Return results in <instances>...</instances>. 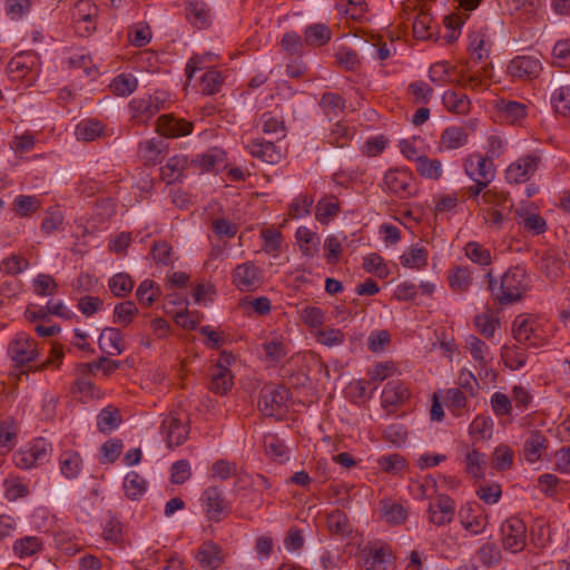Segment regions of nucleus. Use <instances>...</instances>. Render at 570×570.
Here are the masks:
<instances>
[{
  "label": "nucleus",
  "mask_w": 570,
  "mask_h": 570,
  "mask_svg": "<svg viewBox=\"0 0 570 570\" xmlns=\"http://www.w3.org/2000/svg\"><path fill=\"white\" fill-rule=\"evenodd\" d=\"M485 278L493 299L501 305L520 301L529 287L527 272L521 266L510 267L502 275L500 285L490 272L487 273Z\"/></svg>",
  "instance_id": "nucleus-1"
},
{
  "label": "nucleus",
  "mask_w": 570,
  "mask_h": 570,
  "mask_svg": "<svg viewBox=\"0 0 570 570\" xmlns=\"http://www.w3.org/2000/svg\"><path fill=\"white\" fill-rule=\"evenodd\" d=\"M289 390L279 384H265L259 392L258 409L267 417L281 415L289 400Z\"/></svg>",
  "instance_id": "nucleus-2"
},
{
  "label": "nucleus",
  "mask_w": 570,
  "mask_h": 570,
  "mask_svg": "<svg viewBox=\"0 0 570 570\" xmlns=\"http://www.w3.org/2000/svg\"><path fill=\"white\" fill-rule=\"evenodd\" d=\"M512 334L518 343L528 346L540 347L547 343L540 324L530 316H517L512 323Z\"/></svg>",
  "instance_id": "nucleus-3"
},
{
  "label": "nucleus",
  "mask_w": 570,
  "mask_h": 570,
  "mask_svg": "<svg viewBox=\"0 0 570 570\" xmlns=\"http://www.w3.org/2000/svg\"><path fill=\"white\" fill-rule=\"evenodd\" d=\"M363 570H395L394 556L390 546L373 542L362 550Z\"/></svg>",
  "instance_id": "nucleus-4"
},
{
  "label": "nucleus",
  "mask_w": 570,
  "mask_h": 570,
  "mask_svg": "<svg viewBox=\"0 0 570 570\" xmlns=\"http://www.w3.org/2000/svg\"><path fill=\"white\" fill-rule=\"evenodd\" d=\"M501 541L503 549L508 552L522 551L527 543L525 523L517 517L507 519L501 525Z\"/></svg>",
  "instance_id": "nucleus-5"
},
{
  "label": "nucleus",
  "mask_w": 570,
  "mask_h": 570,
  "mask_svg": "<svg viewBox=\"0 0 570 570\" xmlns=\"http://www.w3.org/2000/svg\"><path fill=\"white\" fill-rule=\"evenodd\" d=\"M184 419H186L184 412L174 411L163 420L161 433L166 438L168 448L178 446L186 441L189 429L184 422Z\"/></svg>",
  "instance_id": "nucleus-6"
},
{
  "label": "nucleus",
  "mask_w": 570,
  "mask_h": 570,
  "mask_svg": "<svg viewBox=\"0 0 570 570\" xmlns=\"http://www.w3.org/2000/svg\"><path fill=\"white\" fill-rule=\"evenodd\" d=\"M168 101V92L156 91L148 98L132 99L129 107L134 111V118L139 117L141 121H146L161 109H165Z\"/></svg>",
  "instance_id": "nucleus-7"
},
{
  "label": "nucleus",
  "mask_w": 570,
  "mask_h": 570,
  "mask_svg": "<svg viewBox=\"0 0 570 570\" xmlns=\"http://www.w3.org/2000/svg\"><path fill=\"white\" fill-rule=\"evenodd\" d=\"M233 284L242 292H254L263 284V272L253 262L238 264L233 273Z\"/></svg>",
  "instance_id": "nucleus-8"
},
{
  "label": "nucleus",
  "mask_w": 570,
  "mask_h": 570,
  "mask_svg": "<svg viewBox=\"0 0 570 570\" xmlns=\"http://www.w3.org/2000/svg\"><path fill=\"white\" fill-rule=\"evenodd\" d=\"M204 512L212 521L218 522L230 511V504L225 500L223 491L217 487L207 488L202 495Z\"/></svg>",
  "instance_id": "nucleus-9"
},
{
  "label": "nucleus",
  "mask_w": 570,
  "mask_h": 570,
  "mask_svg": "<svg viewBox=\"0 0 570 570\" xmlns=\"http://www.w3.org/2000/svg\"><path fill=\"white\" fill-rule=\"evenodd\" d=\"M465 174L473 180L489 185L495 176L492 160L480 154H472L464 160Z\"/></svg>",
  "instance_id": "nucleus-10"
},
{
  "label": "nucleus",
  "mask_w": 570,
  "mask_h": 570,
  "mask_svg": "<svg viewBox=\"0 0 570 570\" xmlns=\"http://www.w3.org/2000/svg\"><path fill=\"white\" fill-rule=\"evenodd\" d=\"M540 157L527 155L512 163L505 170L507 180L511 184H521L529 180L537 171Z\"/></svg>",
  "instance_id": "nucleus-11"
},
{
  "label": "nucleus",
  "mask_w": 570,
  "mask_h": 570,
  "mask_svg": "<svg viewBox=\"0 0 570 570\" xmlns=\"http://www.w3.org/2000/svg\"><path fill=\"white\" fill-rule=\"evenodd\" d=\"M462 527L473 535L482 533L488 525V515L479 504L466 503L459 511Z\"/></svg>",
  "instance_id": "nucleus-12"
},
{
  "label": "nucleus",
  "mask_w": 570,
  "mask_h": 570,
  "mask_svg": "<svg viewBox=\"0 0 570 570\" xmlns=\"http://www.w3.org/2000/svg\"><path fill=\"white\" fill-rule=\"evenodd\" d=\"M8 352L18 366H23L37 357L36 343L24 333L16 335L9 344Z\"/></svg>",
  "instance_id": "nucleus-13"
},
{
  "label": "nucleus",
  "mask_w": 570,
  "mask_h": 570,
  "mask_svg": "<svg viewBox=\"0 0 570 570\" xmlns=\"http://www.w3.org/2000/svg\"><path fill=\"white\" fill-rule=\"evenodd\" d=\"M430 522L441 527L449 524L455 514V502L446 494H440L429 505Z\"/></svg>",
  "instance_id": "nucleus-14"
},
{
  "label": "nucleus",
  "mask_w": 570,
  "mask_h": 570,
  "mask_svg": "<svg viewBox=\"0 0 570 570\" xmlns=\"http://www.w3.org/2000/svg\"><path fill=\"white\" fill-rule=\"evenodd\" d=\"M411 181V173L403 169H390L384 176L387 190L400 198H407L413 195Z\"/></svg>",
  "instance_id": "nucleus-15"
},
{
  "label": "nucleus",
  "mask_w": 570,
  "mask_h": 570,
  "mask_svg": "<svg viewBox=\"0 0 570 570\" xmlns=\"http://www.w3.org/2000/svg\"><path fill=\"white\" fill-rule=\"evenodd\" d=\"M157 131L168 138H178L191 132L193 124L175 118L171 115H163L157 120Z\"/></svg>",
  "instance_id": "nucleus-16"
},
{
  "label": "nucleus",
  "mask_w": 570,
  "mask_h": 570,
  "mask_svg": "<svg viewBox=\"0 0 570 570\" xmlns=\"http://www.w3.org/2000/svg\"><path fill=\"white\" fill-rule=\"evenodd\" d=\"M332 29L323 22H315L306 26L303 31L306 48H321L332 40Z\"/></svg>",
  "instance_id": "nucleus-17"
},
{
  "label": "nucleus",
  "mask_w": 570,
  "mask_h": 570,
  "mask_svg": "<svg viewBox=\"0 0 570 570\" xmlns=\"http://www.w3.org/2000/svg\"><path fill=\"white\" fill-rule=\"evenodd\" d=\"M187 20L198 29H205L210 24V11L204 0H185Z\"/></svg>",
  "instance_id": "nucleus-18"
},
{
  "label": "nucleus",
  "mask_w": 570,
  "mask_h": 570,
  "mask_svg": "<svg viewBox=\"0 0 570 570\" xmlns=\"http://www.w3.org/2000/svg\"><path fill=\"white\" fill-rule=\"evenodd\" d=\"M514 219L532 235H540L546 232L547 223L544 218L525 207H518L514 210Z\"/></svg>",
  "instance_id": "nucleus-19"
},
{
  "label": "nucleus",
  "mask_w": 570,
  "mask_h": 570,
  "mask_svg": "<svg viewBox=\"0 0 570 570\" xmlns=\"http://www.w3.org/2000/svg\"><path fill=\"white\" fill-rule=\"evenodd\" d=\"M246 148L253 157L266 164H277L282 158V154L277 147L273 142L263 139L250 141Z\"/></svg>",
  "instance_id": "nucleus-20"
},
{
  "label": "nucleus",
  "mask_w": 570,
  "mask_h": 570,
  "mask_svg": "<svg viewBox=\"0 0 570 570\" xmlns=\"http://www.w3.org/2000/svg\"><path fill=\"white\" fill-rule=\"evenodd\" d=\"M98 345L108 355H120L125 350L122 333L118 328L106 327L98 338Z\"/></svg>",
  "instance_id": "nucleus-21"
},
{
  "label": "nucleus",
  "mask_w": 570,
  "mask_h": 570,
  "mask_svg": "<svg viewBox=\"0 0 570 570\" xmlns=\"http://www.w3.org/2000/svg\"><path fill=\"white\" fill-rule=\"evenodd\" d=\"M355 134V128L346 121L338 120L331 128L330 132L325 136V142L336 147L344 148L348 146Z\"/></svg>",
  "instance_id": "nucleus-22"
},
{
  "label": "nucleus",
  "mask_w": 570,
  "mask_h": 570,
  "mask_svg": "<svg viewBox=\"0 0 570 570\" xmlns=\"http://www.w3.org/2000/svg\"><path fill=\"white\" fill-rule=\"evenodd\" d=\"M199 564L207 570L217 569L223 562V552L218 544L213 541L204 542L197 553Z\"/></svg>",
  "instance_id": "nucleus-23"
},
{
  "label": "nucleus",
  "mask_w": 570,
  "mask_h": 570,
  "mask_svg": "<svg viewBox=\"0 0 570 570\" xmlns=\"http://www.w3.org/2000/svg\"><path fill=\"white\" fill-rule=\"evenodd\" d=\"M469 134L465 128L460 126H451L445 128L440 137V150H453L466 145Z\"/></svg>",
  "instance_id": "nucleus-24"
},
{
  "label": "nucleus",
  "mask_w": 570,
  "mask_h": 570,
  "mask_svg": "<svg viewBox=\"0 0 570 570\" xmlns=\"http://www.w3.org/2000/svg\"><path fill=\"white\" fill-rule=\"evenodd\" d=\"M165 149L161 138H153L139 144L138 154L146 164L156 165L161 161Z\"/></svg>",
  "instance_id": "nucleus-25"
},
{
  "label": "nucleus",
  "mask_w": 570,
  "mask_h": 570,
  "mask_svg": "<svg viewBox=\"0 0 570 570\" xmlns=\"http://www.w3.org/2000/svg\"><path fill=\"white\" fill-rule=\"evenodd\" d=\"M209 390L216 394L224 395L230 391L234 385V376L230 370L222 366H214L210 372Z\"/></svg>",
  "instance_id": "nucleus-26"
},
{
  "label": "nucleus",
  "mask_w": 570,
  "mask_h": 570,
  "mask_svg": "<svg viewBox=\"0 0 570 570\" xmlns=\"http://www.w3.org/2000/svg\"><path fill=\"white\" fill-rule=\"evenodd\" d=\"M295 237L305 257L312 258L318 253L320 237L315 232L302 226L297 228Z\"/></svg>",
  "instance_id": "nucleus-27"
},
{
  "label": "nucleus",
  "mask_w": 570,
  "mask_h": 570,
  "mask_svg": "<svg viewBox=\"0 0 570 570\" xmlns=\"http://www.w3.org/2000/svg\"><path fill=\"white\" fill-rule=\"evenodd\" d=\"M225 151L214 147L202 155H197L191 159L193 164L198 165L204 170H215L225 166Z\"/></svg>",
  "instance_id": "nucleus-28"
},
{
  "label": "nucleus",
  "mask_w": 570,
  "mask_h": 570,
  "mask_svg": "<svg viewBox=\"0 0 570 570\" xmlns=\"http://www.w3.org/2000/svg\"><path fill=\"white\" fill-rule=\"evenodd\" d=\"M481 200L483 204L488 205L487 208L502 209L508 214L511 213L514 206L509 195L503 190H499L497 188L487 189L482 194Z\"/></svg>",
  "instance_id": "nucleus-29"
},
{
  "label": "nucleus",
  "mask_w": 570,
  "mask_h": 570,
  "mask_svg": "<svg viewBox=\"0 0 570 570\" xmlns=\"http://www.w3.org/2000/svg\"><path fill=\"white\" fill-rule=\"evenodd\" d=\"M335 7L340 14L353 21H362L367 10L365 0H336Z\"/></svg>",
  "instance_id": "nucleus-30"
},
{
  "label": "nucleus",
  "mask_w": 570,
  "mask_h": 570,
  "mask_svg": "<svg viewBox=\"0 0 570 570\" xmlns=\"http://www.w3.org/2000/svg\"><path fill=\"white\" fill-rule=\"evenodd\" d=\"M541 269L549 278H558L564 272V261L556 250H547L541 258Z\"/></svg>",
  "instance_id": "nucleus-31"
},
{
  "label": "nucleus",
  "mask_w": 570,
  "mask_h": 570,
  "mask_svg": "<svg viewBox=\"0 0 570 570\" xmlns=\"http://www.w3.org/2000/svg\"><path fill=\"white\" fill-rule=\"evenodd\" d=\"M320 106L323 110V114L331 121L337 118L344 111L346 102L345 99L340 95L326 92L322 96Z\"/></svg>",
  "instance_id": "nucleus-32"
},
{
  "label": "nucleus",
  "mask_w": 570,
  "mask_h": 570,
  "mask_svg": "<svg viewBox=\"0 0 570 570\" xmlns=\"http://www.w3.org/2000/svg\"><path fill=\"white\" fill-rule=\"evenodd\" d=\"M330 532L334 535L344 538L352 533V525L347 515L341 510L332 511L326 519Z\"/></svg>",
  "instance_id": "nucleus-33"
},
{
  "label": "nucleus",
  "mask_w": 570,
  "mask_h": 570,
  "mask_svg": "<svg viewBox=\"0 0 570 570\" xmlns=\"http://www.w3.org/2000/svg\"><path fill=\"white\" fill-rule=\"evenodd\" d=\"M60 471L67 479H75L82 469V459L76 451H65L60 458Z\"/></svg>",
  "instance_id": "nucleus-34"
},
{
  "label": "nucleus",
  "mask_w": 570,
  "mask_h": 570,
  "mask_svg": "<svg viewBox=\"0 0 570 570\" xmlns=\"http://www.w3.org/2000/svg\"><path fill=\"white\" fill-rule=\"evenodd\" d=\"M407 399V389L400 381H390L382 392V405H396Z\"/></svg>",
  "instance_id": "nucleus-35"
},
{
  "label": "nucleus",
  "mask_w": 570,
  "mask_h": 570,
  "mask_svg": "<svg viewBox=\"0 0 570 570\" xmlns=\"http://www.w3.org/2000/svg\"><path fill=\"white\" fill-rule=\"evenodd\" d=\"M547 448V439L540 432H533L523 444V454L528 462H537Z\"/></svg>",
  "instance_id": "nucleus-36"
},
{
  "label": "nucleus",
  "mask_w": 570,
  "mask_h": 570,
  "mask_svg": "<svg viewBox=\"0 0 570 570\" xmlns=\"http://www.w3.org/2000/svg\"><path fill=\"white\" fill-rule=\"evenodd\" d=\"M442 100L450 111L458 115H464L470 109V100L468 96L458 90H446Z\"/></svg>",
  "instance_id": "nucleus-37"
},
{
  "label": "nucleus",
  "mask_w": 570,
  "mask_h": 570,
  "mask_svg": "<svg viewBox=\"0 0 570 570\" xmlns=\"http://www.w3.org/2000/svg\"><path fill=\"white\" fill-rule=\"evenodd\" d=\"M466 347L480 367H485L491 361L490 351L488 345L474 335L466 338Z\"/></svg>",
  "instance_id": "nucleus-38"
},
{
  "label": "nucleus",
  "mask_w": 570,
  "mask_h": 570,
  "mask_svg": "<svg viewBox=\"0 0 570 570\" xmlns=\"http://www.w3.org/2000/svg\"><path fill=\"white\" fill-rule=\"evenodd\" d=\"M476 556L482 566L487 568L498 567L502 562V552L494 542L483 543L476 551Z\"/></svg>",
  "instance_id": "nucleus-39"
},
{
  "label": "nucleus",
  "mask_w": 570,
  "mask_h": 570,
  "mask_svg": "<svg viewBox=\"0 0 570 570\" xmlns=\"http://www.w3.org/2000/svg\"><path fill=\"white\" fill-rule=\"evenodd\" d=\"M17 426L12 420H0V454L9 453L17 439Z\"/></svg>",
  "instance_id": "nucleus-40"
},
{
  "label": "nucleus",
  "mask_w": 570,
  "mask_h": 570,
  "mask_svg": "<svg viewBox=\"0 0 570 570\" xmlns=\"http://www.w3.org/2000/svg\"><path fill=\"white\" fill-rule=\"evenodd\" d=\"M335 63L338 68L354 70L361 67L358 55L355 50L346 46L335 48Z\"/></svg>",
  "instance_id": "nucleus-41"
},
{
  "label": "nucleus",
  "mask_w": 570,
  "mask_h": 570,
  "mask_svg": "<svg viewBox=\"0 0 570 570\" xmlns=\"http://www.w3.org/2000/svg\"><path fill=\"white\" fill-rule=\"evenodd\" d=\"M39 67L38 55L33 51L21 52L9 62L10 71H35Z\"/></svg>",
  "instance_id": "nucleus-42"
},
{
  "label": "nucleus",
  "mask_w": 570,
  "mask_h": 570,
  "mask_svg": "<svg viewBox=\"0 0 570 570\" xmlns=\"http://www.w3.org/2000/svg\"><path fill=\"white\" fill-rule=\"evenodd\" d=\"M27 448L37 465L48 463L52 456V445L43 438L35 439Z\"/></svg>",
  "instance_id": "nucleus-43"
},
{
  "label": "nucleus",
  "mask_w": 570,
  "mask_h": 570,
  "mask_svg": "<svg viewBox=\"0 0 570 570\" xmlns=\"http://www.w3.org/2000/svg\"><path fill=\"white\" fill-rule=\"evenodd\" d=\"M124 490L127 498L131 500L139 499L146 491L145 479L135 471L126 474L124 480Z\"/></svg>",
  "instance_id": "nucleus-44"
},
{
  "label": "nucleus",
  "mask_w": 570,
  "mask_h": 570,
  "mask_svg": "<svg viewBox=\"0 0 570 570\" xmlns=\"http://www.w3.org/2000/svg\"><path fill=\"white\" fill-rule=\"evenodd\" d=\"M554 112L561 117L570 118V86H562L551 97Z\"/></svg>",
  "instance_id": "nucleus-45"
},
{
  "label": "nucleus",
  "mask_w": 570,
  "mask_h": 570,
  "mask_svg": "<svg viewBox=\"0 0 570 570\" xmlns=\"http://www.w3.org/2000/svg\"><path fill=\"white\" fill-rule=\"evenodd\" d=\"M265 453L273 460L284 462L288 459L286 445L276 435L268 434L264 438Z\"/></svg>",
  "instance_id": "nucleus-46"
},
{
  "label": "nucleus",
  "mask_w": 570,
  "mask_h": 570,
  "mask_svg": "<svg viewBox=\"0 0 570 570\" xmlns=\"http://www.w3.org/2000/svg\"><path fill=\"white\" fill-rule=\"evenodd\" d=\"M416 171L424 178L439 179L442 176V165L438 159H431L428 156L416 158Z\"/></svg>",
  "instance_id": "nucleus-47"
},
{
  "label": "nucleus",
  "mask_w": 570,
  "mask_h": 570,
  "mask_svg": "<svg viewBox=\"0 0 570 570\" xmlns=\"http://www.w3.org/2000/svg\"><path fill=\"white\" fill-rule=\"evenodd\" d=\"M138 86L134 73H119L110 83L115 95L126 97L131 95Z\"/></svg>",
  "instance_id": "nucleus-48"
},
{
  "label": "nucleus",
  "mask_w": 570,
  "mask_h": 570,
  "mask_svg": "<svg viewBox=\"0 0 570 570\" xmlns=\"http://www.w3.org/2000/svg\"><path fill=\"white\" fill-rule=\"evenodd\" d=\"M188 164L186 156L176 155L167 160V164L161 167V177L168 183L175 181Z\"/></svg>",
  "instance_id": "nucleus-49"
},
{
  "label": "nucleus",
  "mask_w": 570,
  "mask_h": 570,
  "mask_svg": "<svg viewBox=\"0 0 570 570\" xmlns=\"http://www.w3.org/2000/svg\"><path fill=\"white\" fill-rule=\"evenodd\" d=\"M449 283L454 292L464 293L472 283L471 272L466 267H455L449 275Z\"/></svg>",
  "instance_id": "nucleus-50"
},
{
  "label": "nucleus",
  "mask_w": 570,
  "mask_h": 570,
  "mask_svg": "<svg viewBox=\"0 0 570 570\" xmlns=\"http://www.w3.org/2000/svg\"><path fill=\"white\" fill-rule=\"evenodd\" d=\"M376 462L382 471L390 474H400L407 468L406 460L400 454L382 455Z\"/></svg>",
  "instance_id": "nucleus-51"
},
{
  "label": "nucleus",
  "mask_w": 570,
  "mask_h": 570,
  "mask_svg": "<svg viewBox=\"0 0 570 570\" xmlns=\"http://www.w3.org/2000/svg\"><path fill=\"white\" fill-rule=\"evenodd\" d=\"M217 60L218 56L215 53L194 56L187 62L184 71H212L218 67Z\"/></svg>",
  "instance_id": "nucleus-52"
},
{
  "label": "nucleus",
  "mask_w": 570,
  "mask_h": 570,
  "mask_svg": "<svg viewBox=\"0 0 570 570\" xmlns=\"http://www.w3.org/2000/svg\"><path fill=\"white\" fill-rule=\"evenodd\" d=\"M41 202L37 196L19 195L14 198L13 210L20 217L29 216L37 212Z\"/></svg>",
  "instance_id": "nucleus-53"
},
{
  "label": "nucleus",
  "mask_w": 570,
  "mask_h": 570,
  "mask_svg": "<svg viewBox=\"0 0 570 570\" xmlns=\"http://www.w3.org/2000/svg\"><path fill=\"white\" fill-rule=\"evenodd\" d=\"M432 18L426 13L419 14L413 22V32L417 39L436 40L435 32L432 27Z\"/></svg>",
  "instance_id": "nucleus-54"
},
{
  "label": "nucleus",
  "mask_w": 570,
  "mask_h": 570,
  "mask_svg": "<svg viewBox=\"0 0 570 570\" xmlns=\"http://www.w3.org/2000/svg\"><path fill=\"white\" fill-rule=\"evenodd\" d=\"M428 263V252L424 247L414 246L401 256V264L405 267L420 269Z\"/></svg>",
  "instance_id": "nucleus-55"
},
{
  "label": "nucleus",
  "mask_w": 570,
  "mask_h": 570,
  "mask_svg": "<svg viewBox=\"0 0 570 570\" xmlns=\"http://www.w3.org/2000/svg\"><path fill=\"white\" fill-rule=\"evenodd\" d=\"M159 288L154 281L145 279L137 288L136 295L141 305L149 307L159 296Z\"/></svg>",
  "instance_id": "nucleus-56"
},
{
  "label": "nucleus",
  "mask_w": 570,
  "mask_h": 570,
  "mask_svg": "<svg viewBox=\"0 0 570 570\" xmlns=\"http://www.w3.org/2000/svg\"><path fill=\"white\" fill-rule=\"evenodd\" d=\"M102 126L97 120H82L76 127V136L80 140L91 141L100 136Z\"/></svg>",
  "instance_id": "nucleus-57"
},
{
  "label": "nucleus",
  "mask_w": 570,
  "mask_h": 570,
  "mask_svg": "<svg viewBox=\"0 0 570 570\" xmlns=\"http://www.w3.org/2000/svg\"><path fill=\"white\" fill-rule=\"evenodd\" d=\"M513 464V451L504 444L497 446L492 454V465L499 471L509 470Z\"/></svg>",
  "instance_id": "nucleus-58"
},
{
  "label": "nucleus",
  "mask_w": 570,
  "mask_h": 570,
  "mask_svg": "<svg viewBox=\"0 0 570 570\" xmlns=\"http://www.w3.org/2000/svg\"><path fill=\"white\" fill-rule=\"evenodd\" d=\"M42 548V543L37 537H26L17 540L13 546V550L20 558L31 557L39 552Z\"/></svg>",
  "instance_id": "nucleus-59"
},
{
  "label": "nucleus",
  "mask_w": 570,
  "mask_h": 570,
  "mask_svg": "<svg viewBox=\"0 0 570 570\" xmlns=\"http://www.w3.org/2000/svg\"><path fill=\"white\" fill-rule=\"evenodd\" d=\"M469 50L471 52L472 60L480 61L489 56L484 35L481 31H473L469 35Z\"/></svg>",
  "instance_id": "nucleus-60"
},
{
  "label": "nucleus",
  "mask_w": 570,
  "mask_h": 570,
  "mask_svg": "<svg viewBox=\"0 0 570 570\" xmlns=\"http://www.w3.org/2000/svg\"><path fill=\"white\" fill-rule=\"evenodd\" d=\"M542 65L534 56H518L508 66V71H541Z\"/></svg>",
  "instance_id": "nucleus-61"
},
{
  "label": "nucleus",
  "mask_w": 570,
  "mask_h": 570,
  "mask_svg": "<svg viewBox=\"0 0 570 570\" xmlns=\"http://www.w3.org/2000/svg\"><path fill=\"white\" fill-rule=\"evenodd\" d=\"M281 45L288 55H303L306 48L304 37L293 31L283 36Z\"/></svg>",
  "instance_id": "nucleus-62"
},
{
  "label": "nucleus",
  "mask_w": 570,
  "mask_h": 570,
  "mask_svg": "<svg viewBox=\"0 0 570 570\" xmlns=\"http://www.w3.org/2000/svg\"><path fill=\"white\" fill-rule=\"evenodd\" d=\"M134 287V282L128 274L119 273L109 279V288L115 296H125L130 293Z\"/></svg>",
  "instance_id": "nucleus-63"
},
{
  "label": "nucleus",
  "mask_w": 570,
  "mask_h": 570,
  "mask_svg": "<svg viewBox=\"0 0 570 570\" xmlns=\"http://www.w3.org/2000/svg\"><path fill=\"white\" fill-rule=\"evenodd\" d=\"M552 56L556 67L570 69V39L558 41L552 49Z\"/></svg>",
  "instance_id": "nucleus-64"
}]
</instances>
